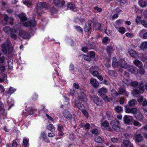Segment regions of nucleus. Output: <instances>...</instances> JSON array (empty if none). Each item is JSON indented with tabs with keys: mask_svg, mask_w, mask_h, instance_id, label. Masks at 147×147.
I'll list each match as a JSON object with an SVG mask.
<instances>
[{
	"mask_svg": "<svg viewBox=\"0 0 147 147\" xmlns=\"http://www.w3.org/2000/svg\"><path fill=\"white\" fill-rule=\"evenodd\" d=\"M11 44L9 40H7L1 45L2 51L4 54L7 53V50L11 47Z\"/></svg>",
	"mask_w": 147,
	"mask_h": 147,
	"instance_id": "nucleus-1",
	"label": "nucleus"
},
{
	"mask_svg": "<svg viewBox=\"0 0 147 147\" xmlns=\"http://www.w3.org/2000/svg\"><path fill=\"white\" fill-rule=\"evenodd\" d=\"M110 124L112 126V128L115 131H118L119 130V121L117 120H112L110 122Z\"/></svg>",
	"mask_w": 147,
	"mask_h": 147,
	"instance_id": "nucleus-2",
	"label": "nucleus"
},
{
	"mask_svg": "<svg viewBox=\"0 0 147 147\" xmlns=\"http://www.w3.org/2000/svg\"><path fill=\"white\" fill-rule=\"evenodd\" d=\"M100 121L101 122V126L102 128H106L109 131L112 130L111 128L109 126V124L108 121H104L103 119L101 120Z\"/></svg>",
	"mask_w": 147,
	"mask_h": 147,
	"instance_id": "nucleus-3",
	"label": "nucleus"
},
{
	"mask_svg": "<svg viewBox=\"0 0 147 147\" xmlns=\"http://www.w3.org/2000/svg\"><path fill=\"white\" fill-rule=\"evenodd\" d=\"M137 109L136 108H129L128 107H125V112L127 113H131L135 115L137 114Z\"/></svg>",
	"mask_w": 147,
	"mask_h": 147,
	"instance_id": "nucleus-4",
	"label": "nucleus"
},
{
	"mask_svg": "<svg viewBox=\"0 0 147 147\" xmlns=\"http://www.w3.org/2000/svg\"><path fill=\"white\" fill-rule=\"evenodd\" d=\"M79 101L86 102L87 101L86 95L83 93H80L78 94Z\"/></svg>",
	"mask_w": 147,
	"mask_h": 147,
	"instance_id": "nucleus-5",
	"label": "nucleus"
},
{
	"mask_svg": "<svg viewBox=\"0 0 147 147\" xmlns=\"http://www.w3.org/2000/svg\"><path fill=\"white\" fill-rule=\"evenodd\" d=\"M98 68L96 66H92L90 68V73L92 74L94 76L97 77L99 75V73L97 70Z\"/></svg>",
	"mask_w": 147,
	"mask_h": 147,
	"instance_id": "nucleus-6",
	"label": "nucleus"
},
{
	"mask_svg": "<svg viewBox=\"0 0 147 147\" xmlns=\"http://www.w3.org/2000/svg\"><path fill=\"white\" fill-rule=\"evenodd\" d=\"M91 99L97 105H100L101 104V100L96 96L94 95L92 96Z\"/></svg>",
	"mask_w": 147,
	"mask_h": 147,
	"instance_id": "nucleus-7",
	"label": "nucleus"
},
{
	"mask_svg": "<svg viewBox=\"0 0 147 147\" xmlns=\"http://www.w3.org/2000/svg\"><path fill=\"white\" fill-rule=\"evenodd\" d=\"M3 20L6 22L9 23L11 25H13V24L14 20L13 18L11 17H9L7 15L5 14L4 15Z\"/></svg>",
	"mask_w": 147,
	"mask_h": 147,
	"instance_id": "nucleus-8",
	"label": "nucleus"
},
{
	"mask_svg": "<svg viewBox=\"0 0 147 147\" xmlns=\"http://www.w3.org/2000/svg\"><path fill=\"white\" fill-rule=\"evenodd\" d=\"M19 35L20 36L25 39L29 37L28 33H27L26 31L22 30H20L19 31Z\"/></svg>",
	"mask_w": 147,
	"mask_h": 147,
	"instance_id": "nucleus-9",
	"label": "nucleus"
},
{
	"mask_svg": "<svg viewBox=\"0 0 147 147\" xmlns=\"http://www.w3.org/2000/svg\"><path fill=\"white\" fill-rule=\"evenodd\" d=\"M36 22L35 21H34L33 22L28 21L24 22L23 23V25L26 27L30 26V27H31L32 26H34L36 25Z\"/></svg>",
	"mask_w": 147,
	"mask_h": 147,
	"instance_id": "nucleus-10",
	"label": "nucleus"
},
{
	"mask_svg": "<svg viewBox=\"0 0 147 147\" xmlns=\"http://www.w3.org/2000/svg\"><path fill=\"white\" fill-rule=\"evenodd\" d=\"M90 83L92 85L94 88H98L99 86V84L96 80L92 79L90 80Z\"/></svg>",
	"mask_w": 147,
	"mask_h": 147,
	"instance_id": "nucleus-11",
	"label": "nucleus"
},
{
	"mask_svg": "<svg viewBox=\"0 0 147 147\" xmlns=\"http://www.w3.org/2000/svg\"><path fill=\"white\" fill-rule=\"evenodd\" d=\"M128 52L132 57H134L135 58H137L138 56V54L136 51L131 49H129Z\"/></svg>",
	"mask_w": 147,
	"mask_h": 147,
	"instance_id": "nucleus-12",
	"label": "nucleus"
},
{
	"mask_svg": "<svg viewBox=\"0 0 147 147\" xmlns=\"http://www.w3.org/2000/svg\"><path fill=\"white\" fill-rule=\"evenodd\" d=\"M118 92V94H123L127 96H128V94L125 88H119Z\"/></svg>",
	"mask_w": 147,
	"mask_h": 147,
	"instance_id": "nucleus-13",
	"label": "nucleus"
},
{
	"mask_svg": "<svg viewBox=\"0 0 147 147\" xmlns=\"http://www.w3.org/2000/svg\"><path fill=\"white\" fill-rule=\"evenodd\" d=\"M132 119L133 117L131 116L125 115L123 118V120L125 123L129 124Z\"/></svg>",
	"mask_w": 147,
	"mask_h": 147,
	"instance_id": "nucleus-14",
	"label": "nucleus"
},
{
	"mask_svg": "<svg viewBox=\"0 0 147 147\" xmlns=\"http://www.w3.org/2000/svg\"><path fill=\"white\" fill-rule=\"evenodd\" d=\"M135 141L137 142H141L143 140L144 138L140 134H137L135 135Z\"/></svg>",
	"mask_w": 147,
	"mask_h": 147,
	"instance_id": "nucleus-15",
	"label": "nucleus"
},
{
	"mask_svg": "<svg viewBox=\"0 0 147 147\" xmlns=\"http://www.w3.org/2000/svg\"><path fill=\"white\" fill-rule=\"evenodd\" d=\"M10 33L11 37L12 39L14 40H16L17 39V32L15 29L11 30V32Z\"/></svg>",
	"mask_w": 147,
	"mask_h": 147,
	"instance_id": "nucleus-16",
	"label": "nucleus"
},
{
	"mask_svg": "<svg viewBox=\"0 0 147 147\" xmlns=\"http://www.w3.org/2000/svg\"><path fill=\"white\" fill-rule=\"evenodd\" d=\"M133 62L134 64L139 67H141L143 66V64L141 61L137 59H135L133 61Z\"/></svg>",
	"mask_w": 147,
	"mask_h": 147,
	"instance_id": "nucleus-17",
	"label": "nucleus"
},
{
	"mask_svg": "<svg viewBox=\"0 0 147 147\" xmlns=\"http://www.w3.org/2000/svg\"><path fill=\"white\" fill-rule=\"evenodd\" d=\"M119 64L121 67L126 68H127V65L125 61L122 59H120L119 61Z\"/></svg>",
	"mask_w": 147,
	"mask_h": 147,
	"instance_id": "nucleus-18",
	"label": "nucleus"
},
{
	"mask_svg": "<svg viewBox=\"0 0 147 147\" xmlns=\"http://www.w3.org/2000/svg\"><path fill=\"white\" fill-rule=\"evenodd\" d=\"M123 144L126 147H132L133 146V144L128 140H124Z\"/></svg>",
	"mask_w": 147,
	"mask_h": 147,
	"instance_id": "nucleus-19",
	"label": "nucleus"
},
{
	"mask_svg": "<svg viewBox=\"0 0 147 147\" xmlns=\"http://www.w3.org/2000/svg\"><path fill=\"white\" fill-rule=\"evenodd\" d=\"M144 83L143 82H141L139 85V90L140 93H142L145 90L144 87L143 86Z\"/></svg>",
	"mask_w": 147,
	"mask_h": 147,
	"instance_id": "nucleus-20",
	"label": "nucleus"
},
{
	"mask_svg": "<svg viewBox=\"0 0 147 147\" xmlns=\"http://www.w3.org/2000/svg\"><path fill=\"white\" fill-rule=\"evenodd\" d=\"M107 53L109 55L113 51V48L112 46L109 45L107 46L106 48Z\"/></svg>",
	"mask_w": 147,
	"mask_h": 147,
	"instance_id": "nucleus-21",
	"label": "nucleus"
},
{
	"mask_svg": "<svg viewBox=\"0 0 147 147\" xmlns=\"http://www.w3.org/2000/svg\"><path fill=\"white\" fill-rule=\"evenodd\" d=\"M107 90L105 88H102L100 89L98 91V94L101 96L102 95H104L107 93Z\"/></svg>",
	"mask_w": 147,
	"mask_h": 147,
	"instance_id": "nucleus-22",
	"label": "nucleus"
},
{
	"mask_svg": "<svg viewBox=\"0 0 147 147\" xmlns=\"http://www.w3.org/2000/svg\"><path fill=\"white\" fill-rule=\"evenodd\" d=\"M14 29L11 28L8 26H5L3 28V30L5 33L9 34L11 32V30Z\"/></svg>",
	"mask_w": 147,
	"mask_h": 147,
	"instance_id": "nucleus-23",
	"label": "nucleus"
},
{
	"mask_svg": "<svg viewBox=\"0 0 147 147\" xmlns=\"http://www.w3.org/2000/svg\"><path fill=\"white\" fill-rule=\"evenodd\" d=\"M128 70L134 73H136L137 72V69L136 67L133 66H129L128 68Z\"/></svg>",
	"mask_w": 147,
	"mask_h": 147,
	"instance_id": "nucleus-24",
	"label": "nucleus"
},
{
	"mask_svg": "<svg viewBox=\"0 0 147 147\" xmlns=\"http://www.w3.org/2000/svg\"><path fill=\"white\" fill-rule=\"evenodd\" d=\"M37 7L38 8H40L41 9L45 8L47 7V5L44 3H39L37 4Z\"/></svg>",
	"mask_w": 147,
	"mask_h": 147,
	"instance_id": "nucleus-25",
	"label": "nucleus"
},
{
	"mask_svg": "<svg viewBox=\"0 0 147 147\" xmlns=\"http://www.w3.org/2000/svg\"><path fill=\"white\" fill-rule=\"evenodd\" d=\"M119 64V62H118L117 60L115 57H113V60L112 66L114 67H116Z\"/></svg>",
	"mask_w": 147,
	"mask_h": 147,
	"instance_id": "nucleus-26",
	"label": "nucleus"
},
{
	"mask_svg": "<svg viewBox=\"0 0 147 147\" xmlns=\"http://www.w3.org/2000/svg\"><path fill=\"white\" fill-rule=\"evenodd\" d=\"M138 3L139 5L142 7H144L146 5V2L143 0H139Z\"/></svg>",
	"mask_w": 147,
	"mask_h": 147,
	"instance_id": "nucleus-27",
	"label": "nucleus"
},
{
	"mask_svg": "<svg viewBox=\"0 0 147 147\" xmlns=\"http://www.w3.org/2000/svg\"><path fill=\"white\" fill-rule=\"evenodd\" d=\"M67 6L68 8L72 10H73L76 8V6L74 4H73L71 3H67Z\"/></svg>",
	"mask_w": 147,
	"mask_h": 147,
	"instance_id": "nucleus-28",
	"label": "nucleus"
},
{
	"mask_svg": "<svg viewBox=\"0 0 147 147\" xmlns=\"http://www.w3.org/2000/svg\"><path fill=\"white\" fill-rule=\"evenodd\" d=\"M140 48L142 50L147 49V42H142L140 46Z\"/></svg>",
	"mask_w": 147,
	"mask_h": 147,
	"instance_id": "nucleus-29",
	"label": "nucleus"
},
{
	"mask_svg": "<svg viewBox=\"0 0 147 147\" xmlns=\"http://www.w3.org/2000/svg\"><path fill=\"white\" fill-rule=\"evenodd\" d=\"M19 17L20 19L23 21H26L27 19L26 15L23 13H22L20 15Z\"/></svg>",
	"mask_w": 147,
	"mask_h": 147,
	"instance_id": "nucleus-30",
	"label": "nucleus"
},
{
	"mask_svg": "<svg viewBox=\"0 0 147 147\" xmlns=\"http://www.w3.org/2000/svg\"><path fill=\"white\" fill-rule=\"evenodd\" d=\"M137 102L136 100L132 99L128 102V104L129 106L131 107L134 106Z\"/></svg>",
	"mask_w": 147,
	"mask_h": 147,
	"instance_id": "nucleus-31",
	"label": "nucleus"
},
{
	"mask_svg": "<svg viewBox=\"0 0 147 147\" xmlns=\"http://www.w3.org/2000/svg\"><path fill=\"white\" fill-rule=\"evenodd\" d=\"M95 141L99 143H102L104 142V140L101 137L97 136L95 138Z\"/></svg>",
	"mask_w": 147,
	"mask_h": 147,
	"instance_id": "nucleus-32",
	"label": "nucleus"
},
{
	"mask_svg": "<svg viewBox=\"0 0 147 147\" xmlns=\"http://www.w3.org/2000/svg\"><path fill=\"white\" fill-rule=\"evenodd\" d=\"M64 116L66 118L68 119H70L72 118V115L70 112H66L64 114Z\"/></svg>",
	"mask_w": 147,
	"mask_h": 147,
	"instance_id": "nucleus-33",
	"label": "nucleus"
},
{
	"mask_svg": "<svg viewBox=\"0 0 147 147\" xmlns=\"http://www.w3.org/2000/svg\"><path fill=\"white\" fill-rule=\"evenodd\" d=\"M115 109L117 113H120L123 111V108L120 106H117L115 107Z\"/></svg>",
	"mask_w": 147,
	"mask_h": 147,
	"instance_id": "nucleus-34",
	"label": "nucleus"
},
{
	"mask_svg": "<svg viewBox=\"0 0 147 147\" xmlns=\"http://www.w3.org/2000/svg\"><path fill=\"white\" fill-rule=\"evenodd\" d=\"M131 80L129 78L124 79L123 80V82L127 85L130 84Z\"/></svg>",
	"mask_w": 147,
	"mask_h": 147,
	"instance_id": "nucleus-35",
	"label": "nucleus"
},
{
	"mask_svg": "<svg viewBox=\"0 0 147 147\" xmlns=\"http://www.w3.org/2000/svg\"><path fill=\"white\" fill-rule=\"evenodd\" d=\"M78 101L79 102L77 101L75 102V105L78 109H81L83 106V105L81 104V103H80V102Z\"/></svg>",
	"mask_w": 147,
	"mask_h": 147,
	"instance_id": "nucleus-36",
	"label": "nucleus"
},
{
	"mask_svg": "<svg viewBox=\"0 0 147 147\" xmlns=\"http://www.w3.org/2000/svg\"><path fill=\"white\" fill-rule=\"evenodd\" d=\"M111 94L113 97H115L118 95V93L114 89H112L111 90Z\"/></svg>",
	"mask_w": 147,
	"mask_h": 147,
	"instance_id": "nucleus-37",
	"label": "nucleus"
},
{
	"mask_svg": "<svg viewBox=\"0 0 147 147\" xmlns=\"http://www.w3.org/2000/svg\"><path fill=\"white\" fill-rule=\"evenodd\" d=\"M53 2L56 6L59 7H61V1L59 0H54Z\"/></svg>",
	"mask_w": 147,
	"mask_h": 147,
	"instance_id": "nucleus-38",
	"label": "nucleus"
},
{
	"mask_svg": "<svg viewBox=\"0 0 147 147\" xmlns=\"http://www.w3.org/2000/svg\"><path fill=\"white\" fill-rule=\"evenodd\" d=\"M91 24L89 23L88 24V25L87 24L86 25V26L84 28L85 30L86 31L90 32L91 30L90 26Z\"/></svg>",
	"mask_w": 147,
	"mask_h": 147,
	"instance_id": "nucleus-39",
	"label": "nucleus"
},
{
	"mask_svg": "<svg viewBox=\"0 0 147 147\" xmlns=\"http://www.w3.org/2000/svg\"><path fill=\"white\" fill-rule=\"evenodd\" d=\"M110 41V39L107 37H105L102 39V42L103 43L107 44Z\"/></svg>",
	"mask_w": 147,
	"mask_h": 147,
	"instance_id": "nucleus-40",
	"label": "nucleus"
},
{
	"mask_svg": "<svg viewBox=\"0 0 147 147\" xmlns=\"http://www.w3.org/2000/svg\"><path fill=\"white\" fill-rule=\"evenodd\" d=\"M36 13L39 15H41L43 11H42V9L40 8H38L37 7L36 8Z\"/></svg>",
	"mask_w": 147,
	"mask_h": 147,
	"instance_id": "nucleus-41",
	"label": "nucleus"
},
{
	"mask_svg": "<svg viewBox=\"0 0 147 147\" xmlns=\"http://www.w3.org/2000/svg\"><path fill=\"white\" fill-rule=\"evenodd\" d=\"M47 128L49 130L51 131H53L54 130V127L53 126V125L52 124H51L47 126Z\"/></svg>",
	"mask_w": 147,
	"mask_h": 147,
	"instance_id": "nucleus-42",
	"label": "nucleus"
},
{
	"mask_svg": "<svg viewBox=\"0 0 147 147\" xmlns=\"http://www.w3.org/2000/svg\"><path fill=\"white\" fill-rule=\"evenodd\" d=\"M111 140L113 143H118L120 142V140L119 139L115 138H111Z\"/></svg>",
	"mask_w": 147,
	"mask_h": 147,
	"instance_id": "nucleus-43",
	"label": "nucleus"
},
{
	"mask_svg": "<svg viewBox=\"0 0 147 147\" xmlns=\"http://www.w3.org/2000/svg\"><path fill=\"white\" fill-rule=\"evenodd\" d=\"M138 119L140 121H142L144 118V117L141 113H139L137 115Z\"/></svg>",
	"mask_w": 147,
	"mask_h": 147,
	"instance_id": "nucleus-44",
	"label": "nucleus"
},
{
	"mask_svg": "<svg viewBox=\"0 0 147 147\" xmlns=\"http://www.w3.org/2000/svg\"><path fill=\"white\" fill-rule=\"evenodd\" d=\"M140 93V92L139 90L136 88L134 89L132 91V93L134 95L138 94Z\"/></svg>",
	"mask_w": 147,
	"mask_h": 147,
	"instance_id": "nucleus-45",
	"label": "nucleus"
},
{
	"mask_svg": "<svg viewBox=\"0 0 147 147\" xmlns=\"http://www.w3.org/2000/svg\"><path fill=\"white\" fill-rule=\"evenodd\" d=\"M5 112V110L4 108L3 105L1 104L0 105V113L1 114H3Z\"/></svg>",
	"mask_w": 147,
	"mask_h": 147,
	"instance_id": "nucleus-46",
	"label": "nucleus"
},
{
	"mask_svg": "<svg viewBox=\"0 0 147 147\" xmlns=\"http://www.w3.org/2000/svg\"><path fill=\"white\" fill-rule=\"evenodd\" d=\"M140 59L143 61L145 62L147 60V57L145 55H142L140 57Z\"/></svg>",
	"mask_w": 147,
	"mask_h": 147,
	"instance_id": "nucleus-47",
	"label": "nucleus"
},
{
	"mask_svg": "<svg viewBox=\"0 0 147 147\" xmlns=\"http://www.w3.org/2000/svg\"><path fill=\"white\" fill-rule=\"evenodd\" d=\"M130 85L132 86L133 87H136L138 85V82L136 81H134L132 82L131 81V83H130Z\"/></svg>",
	"mask_w": 147,
	"mask_h": 147,
	"instance_id": "nucleus-48",
	"label": "nucleus"
},
{
	"mask_svg": "<svg viewBox=\"0 0 147 147\" xmlns=\"http://www.w3.org/2000/svg\"><path fill=\"white\" fill-rule=\"evenodd\" d=\"M125 28L123 27H121L119 28V32L121 34H123L125 32Z\"/></svg>",
	"mask_w": 147,
	"mask_h": 147,
	"instance_id": "nucleus-49",
	"label": "nucleus"
},
{
	"mask_svg": "<svg viewBox=\"0 0 147 147\" xmlns=\"http://www.w3.org/2000/svg\"><path fill=\"white\" fill-rule=\"evenodd\" d=\"M139 68H140V69L139 71V73H140V74L141 75H143L144 74L145 72V71L143 68V66H142V67H141Z\"/></svg>",
	"mask_w": 147,
	"mask_h": 147,
	"instance_id": "nucleus-50",
	"label": "nucleus"
},
{
	"mask_svg": "<svg viewBox=\"0 0 147 147\" xmlns=\"http://www.w3.org/2000/svg\"><path fill=\"white\" fill-rule=\"evenodd\" d=\"M143 100V97L142 96H139L137 98V100L139 103L142 101Z\"/></svg>",
	"mask_w": 147,
	"mask_h": 147,
	"instance_id": "nucleus-51",
	"label": "nucleus"
},
{
	"mask_svg": "<svg viewBox=\"0 0 147 147\" xmlns=\"http://www.w3.org/2000/svg\"><path fill=\"white\" fill-rule=\"evenodd\" d=\"M84 58L85 60L87 61H90L91 60L90 57L86 55H84Z\"/></svg>",
	"mask_w": 147,
	"mask_h": 147,
	"instance_id": "nucleus-52",
	"label": "nucleus"
},
{
	"mask_svg": "<svg viewBox=\"0 0 147 147\" xmlns=\"http://www.w3.org/2000/svg\"><path fill=\"white\" fill-rule=\"evenodd\" d=\"M8 65L9 69H12L13 66V63L11 61H10L8 62Z\"/></svg>",
	"mask_w": 147,
	"mask_h": 147,
	"instance_id": "nucleus-53",
	"label": "nucleus"
},
{
	"mask_svg": "<svg viewBox=\"0 0 147 147\" xmlns=\"http://www.w3.org/2000/svg\"><path fill=\"white\" fill-rule=\"evenodd\" d=\"M75 28L78 31L81 32H82L83 31V30L82 28L79 26H76Z\"/></svg>",
	"mask_w": 147,
	"mask_h": 147,
	"instance_id": "nucleus-54",
	"label": "nucleus"
},
{
	"mask_svg": "<svg viewBox=\"0 0 147 147\" xmlns=\"http://www.w3.org/2000/svg\"><path fill=\"white\" fill-rule=\"evenodd\" d=\"M109 74L110 76H115V74H116L115 72L113 70H109Z\"/></svg>",
	"mask_w": 147,
	"mask_h": 147,
	"instance_id": "nucleus-55",
	"label": "nucleus"
},
{
	"mask_svg": "<svg viewBox=\"0 0 147 147\" xmlns=\"http://www.w3.org/2000/svg\"><path fill=\"white\" fill-rule=\"evenodd\" d=\"M89 54L90 56L92 58H94L95 56V53L93 51H90L89 52Z\"/></svg>",
	"mask_w": 147,
	"mask_h": 147,
	"instance_id": "nucleus-56",
	"label": "nucleus"
},
{
	"mask_svg": "<svg viewBox=\"0 0 147 147\" xmlns=\"http://www.w3.org/2000/svg\"><path fill=\"white\" fill-rule=\"evenodd\" d=\"M133 124L135 126H140L141 125V123H139L138 122L135 120L133 122Z\"/></svg>",
	"mask_w": 147,
	"mask_h": 147,
	"instance_id": "nucleus-57",
	"label": "nucleus"
},
{
	"mask_svg": "<svg viewBox=\"0 0 147 147\" xmlns=\"http://www.w3.org/2000/svg\"><path fill=\"white\" fill-rule=\"evenodd\" d=\"M58 129L59 131L61 132H63V127L59 125H58Z\"/></svg>",
	"mask_w": 147,
	"mask_h": 147,
	"instance_id": "nucleus-58",
	"label": "nucleus"
},
{
	"mask_svg": "<svg viewBox=\"0 0 147 147\" xmlns=\"http://www.w3.org/2000/svg\"><path fill=\"white\" fill-rule=\"evenodd\" d=\"M82 112L86 117H88V113L85 110H83Z\"/></svg>",
	"mask_w": 147,
	"mask_h": 147,
	"instance_id": "nucleus-59",
	"label": "nucleus"
},
{
	"mask_svg": "<svg viewBox=\"0 0 147 147\" xmlns=\"http://www.w3.org/2000/svg\"><path fill=\"white\" fill-rule=\"evenodd\" d=\"M24 4L27 5H32V3L31 2H29L28 1H24L23 2Z\"/></svg>",
	"mask_w": 147,
	"mask_h": 147,
	"instance_id": "nucleus-60",
	"label": "nucleus"
},
{
	"mask_svg": "<svg viewBox=\"0 0 147 147\" xmlns=\"http://www.w3.org/2000/svg\"><path fill=\"white\" fill-rule=\"evenodd\" d=\"M94 9L95 10H97V11H98L99 12H101L102 11V9L100 7H94Z\"/></svg>",
	"mask_w": 147,
	"mask_h": 147,
	"instance_id": "nucleus-61",
	"label": "nucleus"
},
{
	"mask_svg": "<svg viewBox=\"0 0 147 147\" xmlns=\"http://www.w3.org/2000/svg\"><path fill=\"white\" fill-rule=\"evenodd\" d=\"M142 24L145 27L147 28V23L146 21L144 20L141 22Z\"/></svg>",
	"mask_w": 147,
	"mask_h": 147,
	"instance_id": "nucleus-62",
	"label": "nucleus"
},
{
	"mask_svg": "<svg viewBox=\"0 0 147 147\" xmlns=\"http://www.w3.org/2000/svg\"><path fill=\"white\" fill-rule=\"evenodd\" d=\"M18 145L16 141H14L12 144V147H16Z\"/></svg>",
	"mask_w": 147,
	"mask_h": 147,
	"instance_id": "nucleus-63",
	"label": "nucleus"
},
{
	"mask_svg": "<svg viewBox=\"0 0 147 147\" xmlns=\"http://www.w3.org/2000/svg\"><path fill=\"white\" fill-rule=\"evenodd\" d=\"M91 132L93 134H97L98 131L96 129H94Z\"/></svg>",
	"mask_w": 147,
	"mask_h": 147,
	"instance_id": "nucleus-64",
	"label": "nucleus"
}]
</instances>
